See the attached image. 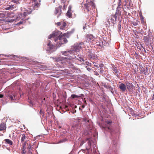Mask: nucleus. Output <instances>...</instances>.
Masks as SVG:
<instances>
[{"label": "nucleus", "instance_id": "f257e3e1", "mask_svg": "<svg viewBox=\"0 0 154 154\" xmlns=\"http://www.w3.org/2000/svg\"><path fill=\"white\" fill-rule=\"evenodd\" d=\"M54 41L57 42V45L59 47L62 44L66 43L67 42L66 38L64 36L59 35L57 38H55Z\"/></svg>", "mask_w": 154, "mask_h": 154}, {"label": "nucleus", "instance_id": "f03ea898", "mask_svg": "<svg viewBox=\"0 0 154 154\" xmlns=\"http://www.w3.org/2000/svg\"><path fill=\"white\" fill-rule=\"evenodd\" d=\"M84 43L81 42L79 43V44L75 45L73 46V50L72 51H74V55H75L76 51H79V50L82 48V45H84Z\"/></svg>", "mask_w": 154, "mask_h": 154}, {"label": "nucleus", "instance_id": "7ed1b4c3", "mask_svg": "<svg viewBox=\"0 0 154 154\" xmlns=\"http://www.w3.org/2000/svg\"><path fill=\"white\" fill-rule=\"evenodd\" d=\"M50 58L52 59L54 61L60 62L61 63H64L65 57L60 56L55 57H51Z\"/></svg>", "mask_w": 154, "mask_h": 154}, {"label": "nucleus", "instance_id": "20e7f679", "mask_svg": "<svg viewBox=\"0 0 154 154\" xmlns=\"http://www.w3.org/2000/svg\"><path fill=\"white\" fill-rule=\"evenodd\" d=\"M86 3L84 5V7L88 11H90L89 8L91 5H93V3L91 1V0H86Z\"/></svg>", "mask_w": 154, "mask_h": 154}, {"label": "nucleus", "instance_id": "39448f33", "mask_svg": "<svg viewBox=\"0 0 154 154\" xmlns=\"http://www.w3.org/2000/svg\"><path fill=\"white\" fill-rule=\"evenodd\" d=\"M70 57H71L69 58L65 57L64 63H67L70 65H72L73 59L75 58H76V57L75 56H74V57H72L71 56H70Z\"/></svg>", "mask_w": 154, "mask_h": 154}, {"label": "nucleus", "instance_id": "423d86ee", "mask_svg": "<svg viewBox=\"0 0 154 154\" xmlns=\"http://www.w3.org/2000/svg\"><path fill=\"white\" fill-rule=\"evenodd\" d=\"M7 95L11 100H15L17 99L16 94L14 91H13L11 92H8L7 94Z\"/></svg>", "mask_w": 154, "mask_h": 154}, {"label": "nucleus", "instance_id": "0eeeda50", "mask_svg": "<svg viewBox=\"0 0 154 154\" xmlns=\"http://www.w3.org/2000/svg\"><path fill=\"white\" fill-rule=\"evenodd\" d=\"M32 3V6L33 7V9L37 8L39 6V3L40 2V0H31Z\"/></svg>", "mask_w": 154, "mask_h": 154}, {"label": "nucleus", "instance_id": "6e6552de", "mask_svg": "<svg viewBox=\"0 0 154 154\" xmlns=\"http://www.w3.org/2000/svg\"><path fill=\"white\" fill-rule=\"evenodd\" d=\"M57 26H60V29L62 30H65L67 24L64 21H61L57 22L56 23Z\"/></svg>", "mask_w": 154, "mask_h": 154}, {"label": "nucleus", "instance_id": "1a4fd4ad", "mask_svg": "<svg viewBox=\"0 0 154 154\" xmlns=\"http://www.w3.org/2000/svg\"><path fill=\"white\" fill-rule=\"evenodd\" d=\"M59 35H60L59 34V33L58 32L54 31L53 32L52 34L50 35L48 38L49 39H51L52 38H54V41L55 38H57Z\"/></svg>", "mask_w": 154, "mask_h": 154}, {"label": "nucleus", "instance_id": "9d476101", "mask_svg": "<svg viewBox=\"0 0 154 154\" xmlns=\"http://www.w3.org/2000/svg\"><path fill=\"white\" fill-rule=\"evenodd\" d=\"M62 54L66 56H69L70 55L73 54L74 55V51L71 50L68 51H63L61 52Z\"/></svg>", "mask_w": 154, "mask_h": 154}, {"label": "nucleus", "instance_id": "9b49d317", "mask_svg": "<svg viewBox=\"0 0 154 154\" xmlns=\"http://www.w3.org/2000/svg\"><path fill=\"white\" fill-rule=\"evenodd\" d=\"M100 126L101 128L104 131H107L111 130V128L109 126L106 125H105L104 126L102 124L100 125Z\"/></svg>", "mask_w": 154, "mask_h": 154}, {"label": "nucleus", "instance_id": "f8f14e48", "mask_svg": "<svg viewBox=\"0 0 154 154\" xmlns=\"http://www.w3.org/2000/svg\"><path fill=\"white\" fill-rule=\"evenodd\" d=\"M110 17V20H111V23L113 24H115L116 21V15H111Z\"/></svg>", "mask_w": 154, "mask_h": 154}, {"label": "nucleus", "instance_id": "ddd939ff", "mask_svg": "<svg viewBox=\"0 0 154 154\" xmlns=\"http://www.w3.org/2000/svg\"><path fill=\"white\" fill-rule=\"evenodd\" d=\"M121 0H119V3L118 4V7L117 8V12H116V14L117 13L119 14L120 15H121V11H119V9H121V8L120 7L121 5Z\"/></svg>", "mask_w": 154, "mask_h": 154}, {"label": "nucleus", "instance_id": "4468645a", "mask_svg": "<svg viewBox=\"0 0 154 154\" xmlns=\"http://www.w3.org/2000/svg\"><path fill=\"white\" fill-rule=\"evenodd\" d=\"M119 87L122 92H124L126 90V86L124 84L121 83L119 85Z\"/></svg>", "mask_w": 154, "mask_h": 154}, {"label": "nucleus", "instance_id": "2eb2a0df", "mask_svg": "<svg viewBox=\"0 0 154 154\" xmlns=\"http://www.w3.org/2000/svg\"><path fill=\"white\" fill-rule=\"evenodd\" d=\"M6 128V124L3 122L0 125V131L5 130Z\"/></svg>", "mask_w": 154, "mask_h": 154}, {"label": "nucleus", "instance_id": "dca6fc26", "mask_svg": "<svg viewBox=\"0 0 154 154\" xmlns=\"http://www.w3.org/2000/svg\"><path fill=\"white\" fill-rule=\"evenodd\" d=\"M87 40L89 42H91L94 40L93 35L91 34L87 35L86 36Z\"/></svg>", "mask_w": 154, "mask_h": 154}, {"label": "nucleus", "instance_id": "f3484780", "mask_svg": "<svg viewBox=\"0 0 154 154\" xmlns=\"http://www.w3.org/2000/svg\"><path fill=\"white\" fill-rule=\"evenodd\" d=\"M126 86L127 89L130 91L132 89L133 85L131 83L128 82L126 83Z\"/></svg>", "mask_w": 154, "mask_h": 154}, {"label": "nucleus", "instance_id": "a211bd4d", "mask_svg": "<svg viewBox=\"0 0 154 154\" xmlns=\"http://www.w3.org/2000/svg\"><path fill=\"white\" fill-rule=\"evenodd\" d=\"M47 45L49 49L48 50V51L53 49L54 47H55L51 43L50 41H49V42L48 43Z\"/></svg>", "mask_w": 154, "mask_h": 154}, {"label": "nucleus", "instance_id": "6ab92c4d", "mask_svg": "<svg viewBox=\"0 0 154 154\" xmlns=\"http://www.w3.org/2000/svg\"><path fill=\"white\" fill-rule=\"evenodd\" d=\"M84 95L83 94H80L79 95H76L74 94H72L71 96V97L72 98L74 99L75 98H78L79 97H84Z\"/></svg>", "mask_w": 154, "mask_h": 154}, {"label": "nucleus", "instance_id": "aec40b11", "mask_svg": "<svg viewBox=\"0 0 154 154\" xmlns=\"http://www.w3.org/2000/svg\"><path fill=\"white\" fill-rule=\"evenodd\" d=\"M88 56L91 59H94L95 57V55L94 54L92 53L91 52H89Z\"/></svg>", "mask_w": 154, "mask_h": 154}, {"label": "nucleus", "instance_id": "412c9836", "mask_svg": "<svg viewBox=\"0 0 154 154\" xmlns=\"http://www.w3.org/2000/svg\"><path fill=\"white\" fill-rule=\"evenodd\" d=\"M32 11V10H30V11H28V10H26V12L23 13V17H25L28 14H31Z\"/></svg>", "mask_w": 154, "mask_h": 154}, {"label": "nucleus", "instance_id": "4be33fe9", "mask_svg": "<svg viewBox=\"0 0 154 154\" xmlns=\"http://www.w3.org/2000/svg\"><path fill=\"white\" fill-rule=\"evenodd\" d=\"M15 8V6L14 5H11L8 6L5 8L6 10H9L10 9H13Z\"/></svg>", "mask_w": 154, "mask_h": 154}, {"label": "nucleus", "instance_id": "5701e85b", "mask_svg": "<svg viewBox=\"0 0 154 154\" xmlns=\"http://www.w3.org/2000/svg\"><path fill=\"white\" fill-rule=\"evenodd\" d=\"M4 140L6 143L10 145H12L13 144V142L9 139H5Z\"/></svg>", "mask_w": 154, "mask_h": 154}, {"label": "nucleus", "instance_id": "b1692460", "mask_svg": "<svg viewBox=\"0 0 154 154\" xmlns=\"http://www.w3.org/2000/svg\"><path fill=\"white\" fill-rule=\"evenodd\" d=\"M66 15L69 18H71L72 16L71 11H68L66 14Z\"/></svg>", "mask_w": 154, "mask_h": 154}, {"label": "nucleus", "instance_id": "393cba45", "mask_svg": "<svg viewBox=\"0 0 154 154\" xmlns=\"http://www.w3.org/2000/svg\"><path fill=\"white\" fill-rule=\"evenodd\" d=\"M140 20L141 21V23H144V19L142 13H141L140 14Z\"/></svg>", "mask_w": 154, "mask_h": 154}, {"label": "nucleus", "instance_id": "a878e982", "mask_svg": "<svg viewBox=\"0 0 154 154\" xmlns=\"http://www.w3.org/2000/svg\"><path fill=\"white\" fill-rule=\"evenodd\" d=\"M26 138V135L25 134H23L21 135V142L23 143L24 142Z\"/></svg>", "mask_w": 154, "mask_h": 154}, {"label": "nucleus", "instance_id": "bb28decb", "mask_svg": "<svg viewBox=\"0 0 154 154\" xmlns=\"http://www.w3.org/2000/svg\"><path fill=\"white\" fill-rule=\"evenodd\" d=\"M77 60H79L80 62H82V61H84V59L82 58L81 57H76Z\"/></svg>", "mask_w": 154, "mask_h": 154}, {"label": "nucleus", "instance_id": "cd10ccee", "mask_svg": "<svg viewBox=\"0 0 154 154\" xmlns=\"http://www.w3.org/2000/svg\"><path fill=\"white\" fill-rule=\"evenodd\" d=\"M86 141H88V144L89 146H91V140L90 138H87L86 139Z\"/></svg>", "mask_w": 154, "mask_h": 154}, {"label": "nucleus", "instance_id": "c85d7f7f", "mask_svg": "<svg viewBox=\"0 0 154 154\" xmlns=\"http://www.w3.org/2000/svg\"><path fill=\"white\" fill-rule=\"evenodd\" d=\"M112 70L114 73H116L118 72V70L117 69L116 67H113Z\"/></svg>", "mask_w": 154, "mask_h": 154}, {"label": "nucleus", "instance_id": "c756f323", "mask_svg": "<svg viewBox=\"0 0 154 154\" xmlns=\"http://www.w3.org/2000/svg\"><path fill=\"white\" fill-rule=\"evenodd\" d=\"M60 8H56L55 9V13L56 14L58 13L59 11L60 10Z\"/></svg>", "mask_w": 154, "mask_h": 154}, {"label": "nucleus", "instance_id": "7c9ffc66", "mask_svg": "<svg viewBox=\"0 0 154 154\" xmlns=\"http://www.w3.org/2000/svg\"><path fill=\"white\" fill-rule=\"evenodd\" d=\"M118 31L119 32H120L121 31V23H119V24L118 25Z\"/></svg>", "mask_w": 154, "mask_h": 154}, {"label": "nucleus", "instance_id": "2f4dec72", "mask_svg": "<svg viewBox=\"0 0 154 154\" xmlns=\"http://www.w3.org/2000/svg\"><path fill=\"white\" fill-rule=\"evenodd\" d=\"M105 122L108 125H111L112 122L111 121H106Z\"/></svg>", "mask_w": 154, "mask_h": 154}, {"label": "nucleus", "instance_id": "473e14b6", "mask_svg": "<svg viewBox=\"0 0 154 154\" xmlns=\"http://www.w3.org/2000/svg\"><path fill=\"white\" fill-rule=\"evenodd\" d=\"M66 140H67L66 139H62V140H61L60 141L58 142V143H62L63 142H65V141H66Z\"/></svg>", "mask_w": 154, "mask_h": 154}, {"label": "nucleus", "instance_id": "72a5a7b5", "mask_svg": "<svg viewBox=\"0 0 154 154\" xmlns=\"http://www.w3.org/2000/svg\"><path fill=\"white\" fill-rule=\"evenodd\" d=\"M26 142H24L23 143V149H24V150H25L26 148Z\"/></svg>", "mask_w": 154, "mask_h": 154}, {"label": "nucleus", "instance_id": "f704fd0d", "mask_svg": "<svg viewBox=\"0 0 154 154\" xmlns=\"http://www.w3.org/2000/svg\"><path fill=\"white\" fill-rule=\"evenodd\" d=\"M40 114L41 115H42L43 117H44V112L42 109H40Z\"/></svg>", "mask_w": 154, "mask_h": 154}, {"label": "nucleus", "instance_id": "c9c22d12", "mask_svg": "<svg viewBox=\"0 0 154 154\" xmlns=\"http://www.w3.org/2000/svg\"><path fill=\"white\" fill-rule=\"evenodd\" d=\"M131 114L132 115V116H136V114L134 112V111L131 110L130 112Z\"/></svg>", "mask_w": 154, "mask_h": 154}, {"label": "nucleus", "instance_id": "e433bc0d", "mask_svg": "<svg viewBox=\"0 0 154 154\" xmlns=\"http://www.w3.org/2000/svg\"><path fill=\"white\" fill-rule=\"evenodd\" d=\"M104 87L107 89L110 88H111V86L109 85H104Z\"/></svg>", "mask_w": 154, "mask_h": 154}, {"label": "nucleus", "instance_id": "4c0bfd02", "mask_svg": "<svg viewBox=\"0 0 154 154\" xmlns=\"http://www.w3.org/2000/svg\"><path fill=\"white\" fill-rule=\"evenodd\" d=\"M12 2L16 4L18 3H19L18 0H12Z\"/></svg>", "mask_w": 154, "mask_h": 154}, {"label": "nucleus", "instance_id": "58836bf2", "mask_svg": "<svg viewBox=\"0 0 154 154\" xmlns=\"http://www.w3.org/2000/svg\"><path fill=\"white\" fill-rule=\"evenodd\" d=\"M86 142V139L84 140H82V142H81V143H80V146H82L83 145V144L84 143H85V142Z\"/></svg>", "mask_w": 154, "mask_h": 154}, {"label": "nucleus", "instance_id": "ea45409f", "mask_svg": "<svg viewBox=\"0 0 154 154\" xmlns=\"http://www.w3.org/2000/svg\"><path fill=\"white\" fill-rule=\"evenodd\" d=\"M28 152L29 154H32L31 149H30V148H29V149L28 150Z\"/></svg>", "mask_w": 154, "mask_h": 154}, {"label": "nucleus", "instance_id": "a19ab883", "mask_svg": "<svg viewBox=\"0 0 154 154\" xmlns=\"http://www.w3.org/2000/svg\"><path fill=\"white\" fill-rule=\"evenodd\" d=\"M72 6H69L68 8V11H71Z\"/></svg>", "mask_w": 154, "mask_h": 154}, {"label": "nucleus", "instance_id": "79ce46f5", "mask_svg": "<svg viewBox=\"0 0 154 154\" xmlns=\"http://www.w3.org/2000/svg\"><path fill=\"white\" fill-rule=\"evenodd\" d=\"M26 152L25 151V150H24V149H22V152H21V153L23 154H24Z\"/></svg>", "mask_w": 154, "mask_h": 154}, {"label": "nucleus", "instance_id": "37998d69", "mask_svg": "<svg viewBox=\"0 0 154 154\" xmlns=\"http://www.w3.org/2000/svg\"><path fill=\"white\" fill-rule=\"evenodd\" d=\"M61 1L63 3H65L66 2V0H61Z\"/></svg>", "mask_w": 154, "mask_h": 154}, {"label": "nucleus", "instance_id": "c03bdc74", "mask_svg": "<svg viewBox=\"0 0 154 154\" xmlns=\"http://www.w3.org/2000/svg\"><path fill=\"white\" fill-rule=\"evenodd\" d=\"M22 23H23L22 21H20L19 23H17V25H20Z\"/></svg>", "mask_w": 154, "mask_h": 154}, {"label": "nucleus", "instance_id": "a18cd8bd", "mask_svg": "<svg viewBox=\"0 0 154 154\" xmlns=\"http://www.w3.org/2000/svg\"><path fill=\"white\" fill-rule=\"evenodd\" d=\"M86 63H87L86 64L87 65L90 66L91 65V63H90L89 62H87Z\"/></svg>", "mask_w": 154, "mask_h": 154}, {"label": "nucleus", "instance_id": "49530a36", "mask_svg": "<svg viewBox=\"0 0 154 154\" xmlns=\"http://www.w3.org/2000/svg\"><path fill=\"white\" fill-rule=\"evenodd\" d=\"M87 69L88 71H90V70H91V69L88 67L87 68Z\"/></svg>", "mask_w": 154, "mask_h": 154}, {"label": "nucleus", "instance_id": "de8ad7c7", "mask_svg": "<svg viewBox=\"0 0 154 154\" xmlns=\"http://www.w3.org/2000/svg\"><path fill=\"white\" fill-rule=\"evenodd\" d=\"M3 97V95L2 94H0V98H2Z\"/></svg>", "mask_w": 154, "mask_h": 154}, {"label": "nucleus", "instance_id": "09e8293b", "mask_svg": "<svg viewBox=\"0 0 154 154\" xmlns=\"http://www.w3.org/2000/svg\"><path fill=\"white\" fill-rule=\"evenodd\" d=\"M133 25L134 26H136L137 25V23L135 22L133 23Z\"/></svg>", "mask_w": 154, "mask_h": 154}, {"label": "nucleus", "instance_id": "8fccbe9b", "mask_svg": "<svg viewBox=\"0 0 154 154\" xmlns=\"http://www.w3.org/2000/svg\"><path fill=\"white\" fill-rule=\"evenodd\" d=\"M99 66L100 67L102 68L103 66V64H101Z\"/></svg>", "mask_w": 154, "mask_h": 154}, {"label": "nucleus", "instance_id": "3c124183", "mask_svg": "<svg viewBox=\"0 0 154 154\" xmlns=\"http://www.w3.org/2000/svg\"><path fill=\"white\" fill-rule=\"evenodd\" d=\"M31 146L30 145H29V146L28 147V148L29 149V148H30V149H31Z\"/></svg>", "mask_w": 154, "mask_h": 154}, {"label": "nucleus", "instance_id": "603ef678", "mask_svg": "<svg viewBox=\"0 0 154 154\" xmlns=\"http://www.w3.org/2000/svg\"><path fill=\"white\" fill-rule=\"evenodd\" d=\"M154 100V95H153L152 97V100Z\"/></svg>", "mask_w": 154, "mask_h": 154}, {"label": "nucleus", "instance_id": "864d4df0", "mask_svg": "<svg viewBox=\"0 0 154 154\" xmlns=\"http://www.w3.org/2000/svg\"><path fill=\"white\" fill-rule=\"evenodd\" d=\"M94 66L95 67H98V66L97 65H96V64H94Z\"/></svg>", "mask_w": 154, "mask_h": 154}, {"label": "nucleus", "instance_id": "5fc2aeb1", "mask_svg": "<svg viewBox=\"0 0 154 154\" xmlns=\"http://www.w3.org/2000/svg\"><path fill=\"white\" fill-rule=\"evenodd\" d=\"M31 4H31V3H29V5H30V6H32Z\"/></svg>", "mask_w": 154, "mask_h": 154}, {"label": "nucleus", "instance_id": "6e6d98bb", "mask_svg": "<svg viewBox=\"0 0 154 154\" xmlns=\"http://www.w3.org/2000/svg\"><path fill=\"white\" fill-rule=\"evenodd\" d=\"M82 107L83 108H84L85 107V106L84 105H83L82 106Z\"/></svg>", "mask_w": 154, "mask_h": 154}, {"label": "nucleus", "instance_id": "4d7b16f0", "mask_svg": "<svg viewBox=\"0 0 154 154\" xmlns=\"http://www.w3.org/2000/svg\"><path fill=\"white\" fill-rule=\"evenodd\" d=\"M76 112V110H75V112H74L73 113H75Z\"/></svg>", "mask_w": 154, "mask_h": 154}, {"label": "nucleus", "instance_id": "13d9d810", "mask_svg": "<svg viewBox=\"0 0 154 154\" xmlns=\"http://www.w3.org/2000/svg\"><path fill=\"white\" fill-rule=\"evenodd\" d=\"M76 107H77V106H75V108H76Z\"/></svg>", "mask_w": 154, "mask_h": 154}, {"label": "nucleus", "instance_id": "bf43d9fd", "mask_svg": "<svg viewBox=\"0 0 154 154\" xmlns=\"http://www.w3.org/2000/svg\"><path fill=\"white\" fill-rule=\"evenodd\" d=\"M85 103H86V100H85Z\"/></svg>", "mask_w": 154, "mask_h": 154}, {"label": "nucleus", "instance_id": "052dcab7", "mask_svg": "<svg viewBox=\"0 0 154 154\" xmlns=\"http://www.w3.org/2000/svg\"><path fill=\"white\" fill-rule=\"evenodd\" d=\"M94 63H95V62H94V63L93 62V63L94 64Z\"/></svg>", "mask_w": 154, "mask_h": 154}, {"label": "nucleus", "instance_id": "680f3d73", "mask_svg": "<svg viewBox=\"0 0 154 154\" xmlns=\"http://www.w3.org/2000/svg\"><path fill=\"white\" fill-rule=\"evenodd\" d=\"M44 100H45V98H44Z\"/></svg>", "mask_w": 154, "mask_h": 154}, {"label": "nucleus", "instance_id": "e2e57ef3", "mask_svg": "<svg viewBox=\"0 0 154 154\" xmlns=\"http://www.w3.org/2000/svg\"><path fill=\"white\" fill-rule=\"evenodd\" d=\"M153 95H154V94H153Z\"/></svg>", "mask_w": 154, "mask_h": 154}]
</instances>
